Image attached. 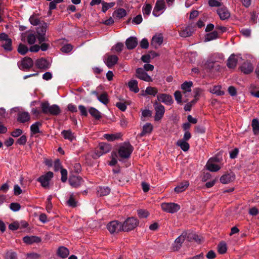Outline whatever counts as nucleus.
Wrapping results in <instances>:
<instances>
[{
	"instance_id": "f257e3e1",
	"label": "nucleus",
	"mask_w": 259,
	"mask_h": 259,
	"mask_svg": "<svg viewBox=\"0 0 259 259\" xmlns=\"http://www.w3.org/2000/svg\"><path fill=\"white\" fill-rule=\"evenodd\" d=\"M40 106L41 112L45 114L57 116L61 113V110L58 105L56 104L50 105L47 101L41 102Z\"/></svg>"
},
{
	"instance_id": "f03ea898",
	"label": "nucleus",
	"mask_w": 259,
	"mask_h": 259,
	"mask_svg": "<svg viewBox=\"0 0 259 259\" xmlns=\"http://www.w3.org/2000/svg\"><path fill=\"white\" fill-rule=\"evenodd\" d=\"M133 151V147L130 143L125 142L123 145L120 147L118 153L119 156L123 159L130 157Z\"/></svg>"
},
{
	"instance_id": "7ed1b4c3",
	"label": "nucleus",
	"mask_w": 259,
	"mask_h": 259,
	"mask_svg": "<svg viewBox=\"0 0 259 259\" xmlns=\"http://www.w3.org/2000/svg\"><path fill=\"white\" fill-rule=\"evenodd\" d=\"M138 224L139 221L137 219L128 218L122 224V231L127 232L132 231L136 228Z\"/></svg>"
},
{
	"instance_id": "20e7f679",
	"label": "nucleus",
	"mask_w": 259,
	"mask_h": 259,
	"mask_svg": "<svg viewBox=\"0 0 259 259\" xmlns=\"http://www.w3.org/2000/svg\"><path fill=\"white\" fill-rule=\"evenodd\" d=\"M111 150V146L110 145L105 143H101L96 150L93 157L97 158L101 155L109 152Z\"/></svg>"
},
{
	"instance_id": "39448f33",
	"label": "nucleus",
	"mask_w": 259,
	"mask_h": 259,
	"mask_svg": "<svg viewBox=\"0 0 259 259\" xmlns=\"http://www.w3.org/2000/svg\"><path fill=\"white\" fill-rule=\"evenodd\" d=\"M153 106L155 111L154 120L156 121H159L162 118L164 114L165 108L163 105L158 103L157 101L154 103Z\"/></svg>"
},
{
	"instance_id": "423d86ee",
	"label": "nucleus",
	"mask_w": 259,
	"mask_h": 259,
	"mask_svg": "<svg viewBox=\"0 0 259 259\" xmlns=\"http://www.w3.org/2000/svg\"><path fill=\"white\" fill-rule=\"evenodd\" d=\"M166 9V5L164 0H157L155 3L152 14L158 17L162 14Z\"/></svg>"
},
{
	"instance_id": "0eeeda50",
	"label": "nucleus",
	"mask_w": 259,
	"mask_h": 259,
	"mask_svg": "<svg viewBox=\"0 0 259 259\" xmlns=\"http://www.w3.org/2000/svg\"><path fill=\"white\" fill-rule=\"evenodd\" d=\"M48 28V24L43 22L41 25L37 28V39L39 43L41 44L47 40L45 37L46 33Z\"/></svg>"
},
{
	"instance_id": "6e6552de",
	"label": "nucleus",
	"mask_w": 259,
	"mask_h": 259,
	"mask_svg": "<svg viewBox=\"0 0 259 259\" xmlns=\"http://www.w3.org/2000/svg\"><path fill=\"white\" fill-rule=\"evenodd\" d=\"M203 68L207 72H214L219 71L220 65L216 61L209 59L204 64Z\"/></svg>"
},
{
	"instance_id": "1a4fd4ad",
	"label": "nucleus",
	"mask_w": 259,
	"mask_h": 259,
	"mask_svg": "<svg viewBox=\"0 0 259 259\" xmlns=\"http://www.w3.org/2000/svg\"><path fill=\"white\" fill-rule=\"evenodd\" d=\"M163 210L168 213H175L180 209V206L175 203H163L161 205Z\"/></svg>"
},
{
	"instance_id": "9d476101",
	"label": "nucleus",
	"mask_w": 259,
	"mask_h": 259,
	"mask_svg": "<svg viewBox=\"0 0 259 259\" xmlns=\"http://www.w3.org/2000/svg\"><path fill=\"white\" fill-rule=\"evenodd\" d=\"M107 229L111 234L117 233L122 231V224L118 221H113L108 224Z\"/></svg>"
},
{
	"instance_id": "9b49d317",
	"label": "nucleus",
	"mask_w": 259,
	"mask_h": 259,
	"mask_svg": "<svg viewBox=\"0 0 259 259\" xmlns=\"http://www.w3.org/2000/svg\"><path fill=\"white\" fill-rule=\"evenodd\" d=\"M18 65L21 70H27L33 66V61L31 58L26 57L18 62Z\"/></svg>"
},
{
	"instance_id": "f8f14e48",
	"label": "nucleus",
	"mask_w": 259,
	"mask_h": 259,
	"mask_svg": "<svg viewBox=\"0 0 259 259\" xmlns=\"http://www.w3.org/2000/svg\"><path fill=\"white\" fill-rule=\"evenodd\" d=\"M53 177V173L48 171L38 178L37 181L40 182L42 187L45 188H49V182Z\"/></svg>"
},
{
	"instance_id": "ddd939ff",
	"label": "nucleus",
	"mask_w": 259,
	"mask_h": 259,
	"mask_svg": "<svg viewBox=\"0 0 259 259\" xmlns=\"http://www.w3.org/2000/svg\"><path fill=\"white\" fill-rule=\"evenodd\" d=\"M136 77L146 82H152V78L145 72L143 68H138L136 70Z\"/></svg>"
},
{
	"instance_id": "4468645a",
	"label": "nucleus",
	"mask_w": 259,
	"mask_h": 259,
	"mask_svg": "<svg viewBox=\"0 0 259 259\" xmlns=\"http://www.w3.org/2000/svg\"><path fill=\"white\" fill-rule=\"evenodd\" d=\"M69 183L72 187L77 188L83 184V180L80 176L71 175L69 177Z\"/></svg>"
},
{
	"instance_id": "2eb2a0df",
	"label": "nucleus",
	"mask_w": 259,
	"mask_h": 259,
	"mask_svg": "<svg viewBox=\"0 0 259 259\" xmlns=\"http://www.w3.org/2000/svg\"><path fill=\"white\" fill-rule=\"evenodd\" d=\"M158 101L164 103L167 105H170L174 103L172 97L166 94H159L157 95Z\"/></svg>"
},
{
	"instance_id": "dca6fc26",
	"label": "nucleus",
	"mask_w": 259,
	"mask_h": 259,
	"mask_svg": "<svg viewBox=\"0 0 259 259\" xmlns=\"http://www.w3.org/2000/svg\"><path fill=\"white\" fill-rule=\"evenodd\" d=\"M118 57L116 55L106 54L104 62L109 68L114 66L118 62Z\"/></svg>"
},
{
	"instance_id": "f3484780",
	"label": "nucleus",
	"mask_w": 259,
	"mask_h": 259,
	"mask_svg": "<svg viewBox=\"0 0 259 259\" xmlns=\"http://www.w3.org/2000/svg\"><path fill=\"white\" fill-rule=\"evenodd\" d=\"M186 235V233H183L175 240L172 247L173 250L177 251L181 248L182 243L185 240Z\"/></svg>"
},
{
	"instance_id": "a211bd4d",
	"label": "nucleus",
	"mask_w": 259,
	"mask_h": 259,
	"mask_svg": "<svg viewBox=\"0 0 259 259\" xmlns=\"http://www.w3.org/2000/svg\"><path fill=\"white\" fill-rule=\"evenodd\" d=\"M217 14L222 20L228 19L230 17V13L228 9L225 7L218 8L217 10Z\"/></svg>"
},
{
	"instance_id": "6ab92c4d",
	"label": "nucleus",
	"mask_w": 259,
	"mask_h": 259,
	"mask_svg": "<svg viewBox=\"0 0 259 259\" xmlns=\"http://www.w3.org/2000/svg\"><path fill=\"white\" fill-rule=\"evenodd\" d=\"M195 30L194 27L191 26H188L185 28H183L180 31L179 34L181 37H187L192 35Z\"/></svg>"
},
{
	"instance_id": "aec40b11",
	"label": "nucleus",
	"mask_w": 259,
	"mask_h": 259,
	"mask_svg": "<svg viewBox=\"0 0 259 259\" xmlns=\"http://www.w3.org/2000/svg\"><path fill=\"white\" fill-rule=\"evenodd\" d=\"M35 65L38 68L45 70L48 69L50 66L49 62L43 58L37 59L35 62Z\"/></svg>"
},
{
	"instance_id": "412c9836",
	"label": "nucleus",
	"mask_w": 259,
	"mask_h": 259,
	"mask_svg": "<svg viewBox=\"0 0 259 259\" xmlns=\"http://www.w3.org/2000/svg\"><path fill=\"white\" fill-rule=\"evenodd\" d=\"M138 45V39L136 37L131 36L125 41V45L128 50L135 49Z\"/></svg>"
},
{
	"instance_id": "4be33fe9",
	"label": "nucleus",
	"mask_w": 259,
	"mask_h": 259,
	"mask_svg": "<svg viewBox=\"0 0 259 259\" xmlns=\"http://www.w3.org/2000/svg\"><path fill=\"white\" fill-rule=\"evenodd\" d=\"M238 58L241 57L234 54L231 55L228 59L227 66L229 68H234L237 64Z\"/></svg>"
},
{
	"instance_id": "5701e85b",
	"label": "nucleus",
	"mask_w": 259,
	"mask_h": 259,
	"mask_svg": "<svg viewBox=\"0 0 259 259\" xmlns=\"http://www.w3.org/2000/svg\"><path fill=\"white\" fill-rule=\"evenodd\" d=\"M235 179V176L233 172L223 175L220 178V182L223 184H228L233 181Z\"/></svg>"
},
{
	"instance_id": "b1692460",
	"label": "nucleus",
	"mask_w": 259,
	"mask_h": 259,
	"mask_svg": "<svg viewBox=\"0 0 259 259\" xmlns=\"http://www.w3.org/2000/svg\"><path fill=\"white\" fill-rule=\"evenodd\" d=\"M253 69V67L252 64L248 61L244 62L240 66L241 72H243L244 74H249L252 72Z\"/></svg>"
},
{
	"instance_id": "393cba45",
	"label": "nucleus",
	"mask_w": 259,
	"mask_h": 259,
	"mask_svg": "<svg viewBox=\"0 0 259 259\" xmlns=\"http://www.w3.org/2000/svg\"><path fill=\"white\" fill-rule=\"evenodd\" d=\"M163 36L161 34H156L153 36L151 40V45L155 48L160 46L163 42Z\"/></svg>"
},
{
	"instance_id": "a878e982",
	"label": "nucleus",
	"mask_w": 259,
	"mask_h": 259,
	"mask_svg": "<svg viewBox=\"0 0 259 259\" xmlns=\"http://www.w3.org/2000/svg\"><path fill=\"white\" fill-rule=\"evenodd\" d=\"M23 241L24 243L28 244H32L34 243H39L41 241V239L39 237L31 236H25L23 238Z\"/></svg>"
},
{
	"instance_id": "bb28decb",
	"label": "nucleus",
	"mask_w": 259,
	"mask_h": 259,
	"mask_svg": "<svg viewBox=\"0 0 259 259\" xmlns=\"http://www.w3.org/2000/svg\"><path fill=\"white\" fill-rule=\"evenodd\" d=\"M30 116L28 112H21L18 113V121L21 123H25L30 120Z\"/></svg>"
},
{
	"instance_id": "cd10ccee",
	"label": "nucleus",
	"mask_w": 259,
	"mask_h": 259,
	"mask_svg": "<svg viewBox=\"0 0 259 259\" xmlns=\"http://www.w3.org/2000/svg\"><path fill=\"white\" fill-rule=\"evenodd\" d=\"M189 186L188 181H184L175 188V191L178 193L184 191Z\"/></svg>"
},
{
	"instance_id": "c85d7f7f",
	"label": "nucleus",
	"mask_w": 259,
	"mask_h": 259,
	"mask_svg": "<svg viewBox=\"0 0 259 259\" xmlns=\"http://www.w3.org/2000/svg\"><path fill=\"white\" fill-rule=\"evenodd\" d=\"M69 253V250L64 246L59 247L57 251V255L62 258L67 257Z\"/></svg>"
},
{
	"instance_id": "c756f323",
	"label": "nucleus",
	"mask_w": 259,
	"mask_h": 259,
	"mask_svg": "<svg viewBox=\"0 0 259 259\" xmlns=\"http://www.w3.org/2000/svg\"><path fill=\"white\" fill-rule=\"evenodd\" d=\"M143 93L142 94L143 96L146 95L155 96L158 93V90L155 87H148L146 88V90L144 91H143Z\"/></svg>"
},
{
	"instance_id": "7c9ffc66",
	"label": "nucleus",
	"mask_w": 259,
	"mask_h": 259,
	"mask_svg": "<svg viewBox=\"0 0 259 259\" xmlns=\"http://www.w3.org/2000/svg\"><path fill=\"white\" fill-rule=\"evenodd\" d=\"M153 130V125L150 123H146L143 126L142 132L140 134V137H143L146 134H149Z\"/></svg>"
},
{
	"instance_id": "2f4dec72",
	"label": "nucleus",
	"mask_w": 259,
	"mask_h": 259,
	"mask_svg": "<svg viewBox=\"0 0 259 259\" xmlns=\"http://www.w3.org/2000/svg\"><path fill=\"white\" fill-rule=\"evenodd\" d=\"M128 85L130 91L137 93L139 91V89L138 87V81L136 80L133 79L128 82Z\"/></svg>"
},
{
	"instance_id": "473e14b6",
	"label": "nucleus",
	"mask_w": 259,
	"mask_h": 259,
	"mask_svg": "<svg viewBox=\"0 0 259 259\" xmlns=\"http://www.w3.org/2000/svg\"><path fill=\"white\" fill-rule=\"evenodd\" d=\"M206 166L207 168L211 171H217L221 168L219 165L213 163L211 160H208Z\"/></svg>"
},
{
	"instance_id": "72a5a7b5",
	"label": "nucleus",
	"mask_w": 259,
	"mask_h": 259,
	"mask_svg": "<svg viewBox=\"0 0 259 259\" xmlns=\"http://www.w3.org/2000/svg\"><path fill=\"white\" fill-rule=\"evenodd\" d=\"M126 15V11L123 8H119L115 11L113 13V16L121 19L125 17Z\"/></svg>"
},
{
	"instance_id": "f704fd0d",
	"label": "nucleus",
	"mask_w": 259,
	"mask_h": 259,
	"mask_svg": "<svg viewBox=\"0 0 259 259\" xmlns=\"http://www.w3.org/2000/svg\"><path fill=\"white\" fill-rule=\"evenodd\" d=\"M97 193L100 196H106L110 193V189L108 187H99Z\"/></svg>"
},
{
	"instance_id": "c9c22d12",
	"label": "nucleus",
	"mask_w": 259,
	"mask_h": 259,
	"mask_svg": "<svg viewBox=\"0 0 259 259\" xmlns=\"http://www.w3.org/2000/svg\"><path fill=\"white\" fill-rule=\"evenodd\" d=\"M42 123L39 121L35 122L30 126V131L32 134L35 135L40 133L39 128L41 126Z\"/></svg>"
},
{
	"instance_id": "e433bc0d",
	"label": "nucleus",
	"mask_w": 259,
	"mask_h": 259,
	"mask_svg": "<svg viewBox=\"0 0 259 259\" xmlns=\"http://www.w3.org/2000/svg\"><path fill=\"white\" fill-rule=\"evenodd\" d=\"M177 145L179 146L182 150L186 152L190 148V145L187 141L179 140L177 142Z\"/></svg>"
},
{
	"instance_id": "4c0bfd02",
	"label": "nucleus",
	"mask_w": 259,
	"mask_h": 259,
	"mask_svg": "<svg viewBox=\"0 0 259 259\" xmlns=\"http://www.w3.org/2000/svg\"><path fill=\"white\" fill-rule=\"evenodd\" d=\"M61 134L64 139L69 140L70 141H73L75 139L74 134L70 130H63L61 132Z\"/></svg>"
},
{
	"instance_id": "58836bf2",
	"label": "nucleus",
	"mask_w": 259,
	"mask_h": 259,
	"mask_svg": "<svg viewBox=\"0 0 259 259\" xmlns=\"http://www.w3.org/2000/svg\"><path fill=\"white\" fill-rule=\"evenodd\" d=\"M193 83L192 81H185L181 85V89L184 91V94H186L191 91Z\"/></svg>"
},
{
	"instance_id": "ea45409f",
	"label": "nucleus",
	"mask_w": 259,
	"mask_h": 259,
	"mask_svg": "<svg viewBox=\"0 0 259 259\" xmlns=\"http://www.w3.org/2000/svg\"><path fill=\"white\" fill-rule=\"evenodd\" d=\"M121 137L120 133H117L114 134H104V137L109 141H113L117 140Z\"/></svg>"
},
{
	"instance_id": "a19ab883",
	"label": "nucleus",
	"mask_w": 259,
	"mask_h": 259,
	"mask_svg": "<svg viewBox=\"0 0 259 259\" xmlns=\"http://www.w3.org/2000/svg\"><path fill=\"white\" fill-rule=\"evenodd\" d=\"M251 126L253 134L255 135H259V121L256 119H253L251 122Z\"/></svg>"
},
{
	"instance_id": "79ce46f5",
	"label": "nucleus",
	"mask_w": 259,
	"mask_h": 259,
	"mask_svg": "<svg viewBox=\"0 0 259 259\" xmlns=\"http://www.w3.org/2000/svg\"><path fill=\"white\" fill-rule=\"evenodd\" d=\"M98 100L104 105H107L109 102L108 95L107 93L104 92L98 96Z\"/></svg>"
},
{
	"instance_id": "37998d69",
	"label": "nucleus",
	"mask_w": 259,
	"mask_h": 259,
	"mask_svg": "<svg viewBox=\"0 0 259 259\" xmlns=\"http://www.w3.org/2000/svg\"><path fill=\"white\" fill-rule=\"evenodd\" d=\"M115 2L107 3L106 2L103 1L102 2V11L103 13H106L108 9L113 7L115 6Z\"/></svg>"
},
{
	"instance_id": "c03bdc74",
	"label": "nucleus",
	"mask_w": 259,
	"mask_h": 259,
	"mask_svg": "<svg viewBox=\"0 0 259 259\" xmlns=\"http://www.w3.org/2000/svg\"><path fill=\"white\" fill-rule=\"evenodd\" d=\"M89 113L96 119L99 120L101 118V115L100 112L94 108H91L89 109Z\"/></svg>"
},
{
	"instance_id": "a18cd8bd",
	"label": "nucleus",
	"mask_w": 259,
	"mask_h": 259,
	"mask_svg": "<svg viewBox=\"0 0 259 259\" xmlns=\"http://www.w3.org/2000/svg\"><path fill=\"white\" fill-rule=\"evenodd\" d=\"M218 37V32L217 31H213L211 32L206 34L205 35V39L206 41H210L217 38Z\"/></svg>"
},
{
	"instance_id": "49530a36",
	"label": "nucleus",
	"mask_w": 259,
	"mask_h": 259,
	"mask_svg": "<svg viewBox=\"0 0 259 259\" xmlns=\"http://www.w3.org/2000/svg\"><path fill=\"white\" fill-rule=\"evenodd\" d=\"M221 87L220 85L214 86L212 89H210V92L218 96L223 95L224 92L221 91Z\"/></svg>"
},
{
	"instance_id": "de8ad7c7",
	"label": "nucleus",
	"mask_w": 259,
	"mask_h": 259,
	"mask_svg": "<svg viewBox=\"0 0 259 259\" xmlns=\"http://www.w3.org/2000/svg\"><path fill=\"white\" fill-rule=\"evenodd\" d=\"M2 46L6 50L11 51L12 50L11 39L9 38L6 41L2 42Z\"/></svg>"
},
{
	"instance_id": "09e8293b",
	"label": "nucleus",
	"mask_w": 259,
	"mask_h": 259,
	"mask_svg": "<svg viewBox=\"0 0 259 259\" xmlns=\"http://www.w3.org/2000/svg\"><path fill=\"white\" fill-rule=\"evenodd\" d=\"M218 251L220 254H224L226 252L227 245L225 242H221L218 244Z\"/></svg>"
},
{
	"instance_id": "8fccbe9b",
	"label": "nucleus",
	"mask_w": 259,
	"mask_h": 259,
	"mask_svg": "<svg viewBox=\"0 0 259 259\" xmlns=\"http://www.w3.org/2000/svg\"><path fill=\"white\" fill-rule=\"evenodd\" d=\"M152 10V6L149 4H146L143 7V13L144 16H149Z\"/></svg>"
},
{
	"instance_id": "3c124183",
	"label": "nucleus",
	"mask_w": 259,
	"mask_h": 259,
	"mask_svg": "<svg viewBox=\"0 0 259 259\" xmlns=\"http://www.w3.org/2000/svg\"><path fill=\"white\" fill-rule=\"evenodd\" d=\"M28 51V47L22 44H20L19 45L18 48V52L19 53H20L21 55H25L26 54Z\"/></svg>"
},
{
	"instance_id": "603ef678",
	"label": "nucleus",
	"mask_w": 259,
	"mask_h": 259,
	"mask_svg": "<svg viewBox=\"0 0 259 259\" xmlns=\"http://www.w3.org/2000/svg\"><path fill=\"white\" fill-rule=\"evenodd\" d=\"M29 21L30 23L34 26H36L40 24V20L36 15H33L30 16Z\"/></svg>"
},
{
	"instance_id": "864d4df0",
	"label": "nucleus",
	"mask_w": 259,
	"mask_h": 259,
	"mask_svg": "<svg viewBox=\"0 0 259 259\" xmlns=\"http://www.w3.org/2000/svg\"><path fill=\"white\" fill-rule=\"evenodd\" d=\"M36 38V35L32 33H29L27 36V42L30 45L34 44L35 42Z\"/></svg>"
},
{
	"instance_id": "5fc2aeb1",
	"label": "nucleus",
	"mask_w": 259,
	"mask_h": 259,
	"mask_svg": "<svg viewBox=\"0 0 259 259\" xmlns=\"http://www.w3.org/2000/svg\"><path fill=\"white\" fill-rule=\"evenodd\" d=\"M174 97L177 103L179 104H182V94L181 92L179 91H176L174 93Z\"/></svg>"
},
{
	"instance_id": "6e6d98bb",
	"label": "nucleus",
	"mask_w": 259,
	"mask_h": 259,
	"mask_svg": "<svg viewBox=\"0 0 259 259\" xmlns=\"http://www.w3.org/2000/svg\"><path fill=\"white\" fill-rule=\"evenodd\" d=\"M17 254L15 252L9 251L6 254L5 259H17Z\"/></svg>"
},
{
	"instance_id": "4d7b16f0",
	"label": "nucleus",
	"mask_w": 259,
	"mask_h": 259,
	"mask_svg": "<svg viewBox=\"0 0 259 259\" xmlns=\"http://www.w3.org/2000/svg\"><path fill=\"white\" fill-rule=\"evenodd\" d=\"M73 49V46L70 44L64 45L61 49L62 52L67 53L71 51Z\"/></svg>"
},
{
	"instance_id": "13d9d810",
	"label": "nucleus",
	"mask_w": 259,
	"mask_h": 259,
	"mask_svg": "<svg viewBox=\"0 0 259 259\" xmlns=\"http://www.w3.org/2000/svg\"><path fill=\"white\" fill-rule=\"evenodd\" d=\"M138 215L140 218H146L149 215V212L144 209H140L138 210Z\"/></svg>"
},
{
	"instance_id": "bf43d9fd",
	"label": "nucleus",
	"mask_w": 259,
	"mask_h": 259,
	"mask_svg": "<svg viewBox=\"0 0 259 259\" xmlns=\"http://www.w3.org/2000/svg\"><path fill=\"white\" fill-rule=\"evenodd\" d=\"M123 48V44L121 42H118L116 44L113 49L115 51V52L119 53L121 52Z\"/></svg>"
},
{
	"instance_id": "052dcab7",
	"label": "nucleus",
	"mask_w": 259,
	"mask_h": 259,
	"mask_svg": "<svg viewBox=\"0 0 259 259\" xmlns=\"http://www.w3.org/2000/svg\"><path fill=\"white\" fill-rule=\"evenodd\" d=\"M10 208L12 210H13L14 211H18L20 209L21 205L20 204H19L18 203H14L13 202V203H11L10 204Z\"/></svg>"
},
{
	"instance_id": "680f3d73",
	"label": "nucleus",
	"mask_w": 259,
	"mask_h": 259,
	"mask_svg": "<svg viewBox=\"0 0 259 259\" xmlns=\"http://www.w3.org/2000/svg\"><path fill=\"white\" fill-rule=\"evenodd\" d=\"M61 181L62 182L64 183L66 181L67 179V171L65 169H61Z\"/></svg>"
},
{
	"instance_id": "e2e57ef3",
	"label": "nucleus",
	"mask_w": 259,
	"mask_h": 259,
	"mask_svg": "<svg viewBox=\"0 0 259 259\" xmlns=\"http://www.w3.org/2000/svg\"><path fill=\"white\" fill-rule=\"evenodd\" d=\"M27 141V137L25 135L21 136L17 140V144L20 145H24L26 144Z\"/></svg>"
},
{
	"instance_id": "0e129e2a",
	"label": "nucleus",
	"mask_w": 259,
	"mask_h": 259,
	"mask_svg": "<svg viewBox=\"0 0 259 259\" xmlns=\"http://www.w3.org/2000/svg\"><path fill=\"white\" fill-rule=\"evenodd\" d=\"M140 45L141 48L142 49H147L149 46V42L148 40L146 38L142 39L140 43Z\"/></svg>"
},
{
	"instance_id": "69168bd1",
	"label": "nucleus",
	"mask_w": 259,
	"mask_h": 259,
	"mask_svg": "<svg viewBox=\"0 0 259 259\" xmlns=\"http://www.w3.org/2000/svg\"><path fill=\"white\" fill-rule=\"evenodd\" d=\"M62 166L59 159H56L54 162V170L55 171H58L59 169L61 170Z\"/></svg>"
},
{
	"instance_id": "338daca9",
	"label": "nucleus",
	"mask_w": 259,
	"mask_h": 259,
	"mask_svg": "<svg viewBox=\"0 0 259 259\" xmlns=\"http://www.w3.org/2000/svg\"><path fill=\"white\" fill-rule=\"evenodd\" d=\"M116 106L122 111H124L126 109V105L124 103L117 102L116 104Z\"/></svg>"
},
{
	"instance_id": "774afa93",
	"label": "nucleus",
	"mask_w": 259,
	"mask_h": 259,
	"mask_svg": "<svg viewBox=\"0 0 259 259\" xmlns=\"http://www.w3.org/2000/svg\"><path fill=\"white\" fill-rule=\"evenodd\" d=\"M39 257V254L36 253H31L27 254V259H38Z\"/></svg>"
}]
</instances>
